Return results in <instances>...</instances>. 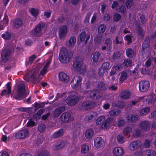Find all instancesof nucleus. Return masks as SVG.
<instances>
[{"mask_svg": "<svg viewBox=\"0 0 156 156\" xmlns=\"http://www.w3.org/2000/svg\"><path fill=\"white\" fill-rule=\"evenodd\" d=\"M73 54L72 51H69L65 48L62 49L61 50L59 54V60L62 63H68L72 57Z\"/></svg>", "mask_w": 156, "mask_h": 156, "instance_id": "1", "label": "nucleus"}, {"mask_svg": "<svg viewBox=\"0 0 156 156\" xmlns=\"http://www.w3.org/2000/svg\"><path fill=\"white\" fill-rule=\"evenodd\" d=\"M39 76L38 71L37 70L33 69L30 71L28 75L25 76L24 78L27 81L35 83L39 81Z\"/></svg>", "mask_w": 156, "mask_h": 156, "instance_id": "2", "label": "nucleus"}, {"mask_svg": "<svg viewBox=\"0 0 156 156\" xmlns=\"http://www.w3.org/2000/svg\"><path fill=\"white\" fill-rule=\"evenodd\" d=\"M73 66L75 69L81 74H83L86 72V68L83 63L81 58L76 57L73 62Z\"/></svg>", "mask_w": 156, "mask_h": 156, "instance_id": "3", "label": "nucleus"}, {"mask_svg": "<svg viewBox=\"0 0 156 156\" xmlns=\"http://www.w3.org/2000/svg\"><path fill=\"white\" fill-rule=\"evenodd\" d=\"M26 83L24 82L20 83L18 86L17 94L13 96V98L16 99H20L23 97H26L27 94L25 91Z\"/></svg>", "mask_w": 156, "mask_h": 156, "instance_id": "4", "label": "nucleus"}, {"mask_svg": "<svg viewBox=\"0 0 156 156\" xmlns=\"http://www.w3.org/2000/svg\"><path fill=\"white\" fill-rule=\"evenodd\" d=\"M45 26L44 23L40 22L35 26L34 29L31 31L32 34L34 36L40 37L44 33V28Z\"/></svg>", "mask_w": 156, "mask_h": 156, "instance_id": "5", "label": "nucleus"}, {"mask_svg": "<svg viewBox=\"0 0 156 156\" xmlns=\"http://www.w3.org/2000/svg\"><path fill=\"white\" fill-rule=\"evenodd\" d=\"M83 98V96L80 95L77 96L75 94H73L67 98L66 102L69 105H73L78 103L80 99H82Z\"/></svg>", "mask_w": 156, "mask_h": 156, "instance_id": "6", "label": "nucleus"}, {"mask_svg": "<svg viewBox=\"0 0 156 156\" xmlns=\"http://www.w3.org/2000/svg\"><path fill=\"white\" fill-rule=\"evenodd\" d=\"M83 79L81 76H75L72 79L70 85L72 88L76 89L81 86Z\"/></svg>", "mask_w": 156, "mask_h": 156, "instance_id": "7", "label": "nucleus"}, {"mask_svg": "<svg viewBox=\"0 0 156 156\" xmlns=\"http://www.w3.org/2000/svg\"><path fill=\"white\" fill-rule=\"evenodd\" d=\"M29 134V130L27 129H23L18 131L13 134V136L16 139H22L28 137Z\"/></svg>", "mask_w": 156, "mask_h": 156, "instance_id": "8", "label": "nucleus"}, {"mask_svg": "<svg viewBox=\"0 0 156 156\" xmlns=\"http://www.w3.org/2000/svg\"><path fill=\"white\" fill-rule=\"evenodd\" d=\"M150 85L149 82L147 80H142L139 83V90L141 92H145L149 89Z\"/></svg>", "mask_w": 156, "mask_h": 156, "instance_id": "9", "label": "nucleus"}, {"mask_svg": "<svg viewBox=\"0 0 156 156\" xmlns=\"http://www.w3.org/2000/svg\"><path fill=\"white\" fill-rule=\"evenodd\" d=\"M68 31L67 26L65 25L61 27L58 30V35L59 38L61 39H64L66 36Z\"/></svg>", "mask_w": 156, "mask_h": 156, "instance_id": "10", "label": "nucleus"}, {"mask_svg": "<svg viewBox=\"0 0 156 156\" xmlns=\"http://www.w3.org/2000/svg\"><path fill=\"white\" fill-rule=\"evenodd\" d=\"M94 144L97 148H99L103 147L105 144L103 139L101 137H98L94 140Z\"/></svg>", "mask_w": 156, "mask_h": 156, "instance_id": "11", "label": "nucleus"}, {"mask_svg": "<svg viewBox=\"0 0 156 156\" xmlns=\"http://www.w3.org/2000/svg\"><path fill=\"white\" fill-rule=\"evenodd\" d=\"M11 51L9 49L4 50L1 53V58L3 62H5L9 58Z\"/></svg>", "mask_w": 156, "mask_h": 156, "instance_id": "12", "label": "nucleus"}, {"mask_svg": "<svg viewBox=\"0 0 156 156\" xmlns=\"http://www.w3.org/2000/svg\"><path fill=\"white\" fill-rule=\"evenodd\" d=\"M93 106V102L90 100H87L82 103L80 105L81 109L86 110L90 109Z\"/></svg>", "mask_w": 156, "mask_h": 156, "instance_id": "13", "label": "nucleus"}, {"mask_svg": "<svg viewBox=\"0 0 156 156\" xmlns=\"http://www.w3.org/2000/svg\"><path fill=\"white\" fill-rule=\"evenodd\" d=\"M61 120L65 122H67L72 119V117L70 113L64 112L63 113L60 117Z\"/></svg>", "mask_w": 156, "mask_h": 156, "instance_id": "14", "label": "nucleus"}, {"mask_svg": "<svg viewBox=\"0 0 156 156\" xmlns=\"http://www.w3.org/2000/svg\"><path fill=\"white\" fill-rule=\"evenodd\" d=\"M59 80L64 83H68L69 81V76L63 72H60L58 75Z\"/></svg>", "mask_w": 156, "mask_h": 156, "instance_id": "15", "label": "nucleus"}, {"mask_svg": "<svg viewBox=\"0 0 156 156\" xmlns=\"http://www.w3.org/2000/svg\"><path fill=\"white\" fill-rule=\"evenodd\" d=\"M141 143L140 140H136L132 142L129 145V148L130 150H134L140 147Z\"/></svg>", "mask_w": 156, "mask_h": 156, "instance_id": "16", "label": "nucleus"}, {"mask_svg": "<svg viewBox=\"0 0 156 156\" xmlns=\"http://www.w3.org/2000/svg\"><path fill=\"white\" fill-rule=\"evenodd\" d=\"M150 123L148 121H142L138 125V127L141 128L144 131H146L149 127Z\"/></svg>", "mask_w": 156, "mask_h": 156, "instance_id": "17", "label": "nucleus"}, {"mask_svg": "<svg viewBox=\"0 0 156 156\" xmlns=\"http://www.w3.org/2000/svg\"><path fill=\"white\" fill-rule=\"evenodd\" d=\"M99 93V91L97 90H94L90 93V97L92 99H99L101 96L100 95Z\"/></svg>", "mask_w": 156, "mask_h": 156, "instance_id": "18", "label": "nucleus"}, {"mask_svg": "<svg viewBox=\"0 0 156 156\" xmlns=\"http://www.w3.org/2000/svg\"><path fill=\"white\" fill-rule=\"evenodd\" d=\"M51 61V58L49 57L47 59V62L45 66L43 67V69L40 71V74L42 75H43L46 73L48 71V69L49 67V65Z\"/></svg>", "mask_w": 156, "mask_h": 156, "instance_id": "19", "label": "nucleus"}, {"mask_svg": "<svg viewBox=\"0 0 156 156\" xmlns=\"http://www.w3.org/2000/svg\"><path fill=\"white\" fill-rule=\"evenodd\" d=\"M113 154L115 156H122L124 154V150L120 147L115 148L113 150Z\"/></svg>", "mask_w": 156, "mask_h": 156, "instance_id": "20", "label": "nucleus"}, {"mask_svg": "<svg viewBox=\"0 0 156 156\" xmlns=\"http://www.w3.org/2000/svg\"><path fill=\"white\" fill-rule=\"evenodd\" d=\"M65 110V108L64 106H61L55 109L52 112L53 116L55 117H58Z\"/></svg>", "mask_w": 156, "mask_h": 156, "instance_id": "21", "label": "nucleus"}, {"mask_svg": "<svg viewBox=\"0 0 156 156\" xmlns=\"http://www.w3.org/2000/svg\"><path fill=\"white\" fill-rule=\"evenodd\" d=\"M98 114L96 112H90L89 114L86 116V118L88 121L92 122L96 118Z\"/></svg>", "mask_w": 156, "mask_h": 156, "instance_id": "22", "label": "nucleus"}, {"mask_svg": "<svg viewBox=\"0 0 156 156\" xmlns=\"http://www.w3.org/2000/svg\"><path fill=\"white\" fill-rule=\"evenodd\" d=\"M130 95V92L128 90H126L121 92L119 94V96L122 99H128Z\"/></svg>", "mask_w": 156, "mask_h": 156, "instance_id": "23", "label": "nucleus"}, {"mask_svg": "<svg viewBox=\"0 0 156 156\" xmlns=\"http://www.w3.org/2000/svg\"><path fill=\"white\" fill-rule=\"evenodd\" d=\"M76 42V38L74 36L71 37L67 42V45L70 48H73Z\"/></svg>", "mask_w": 156, "mask_h": 156, "instance_id": "24", "label": "nucleus"}, {"mask_svg": "<svg viewBox=\"0 0 156 156\" xmlns=\"http://www.w3.org/2000/svg\"><path fill=\"white\" fill-rule=\"evenodd\" d=\"M138 118V116L135 115H130L126 118V120L130 122H133L136 121Z\"/></svg>", "mask_w": 156, "mask_h": 156, "instance_id": "25", "label": "nucleus"}, {"mask_svg": "<svg viewBox=\"0 0 156 156\" xmlns=\"http://www.w3.org/2000/svg\"><path fill=\"white\" fill-rule=\"evenodd\" d=\"M11 86L10 83H8L6 84V89L3 90L1 93L2 96L6 95L11 93Z\"/></svg>", "mask_w": 156, "mask_h": 156, "instance_id": "26", "label": "nucleus"}, {"mask_svg": "<svg viewBox=\"0 0 156 156\" xmlns=\"http://www.w3.org/2000/svg\"><path fill=\"white\" fill-rule=\"evenodd\" d=\"M94 131L93 129H87L85 133V136L86 138L88 139H90L94 136Z\"/></svg>", "mask_w": 156, "mask_h": 156, "instance_id": "27", "label": "nucleus"}, {"mask_svg": "<svg viewBox=\"0 0 156 156\" xmlns=\"http://www.w3.org/2000/svg\"><path fill=\"white\" fill-rule=\"evenodd\" d=\"M144 156H156V152L152 150L147 149L144 151Z\"/></svg>", "mask_w": 156, "mask_h": 156, "instance_id": "28", "label": "nucleus"}, {"mask_svg": "<svg viewBox=\"0 0 156 156\" xmlns=\"http://www.w3.org/2000/svg\"><path fill=\"white\" fill-rule=\"evenodd\" d=\"M8 22V17L7 16L5 15L3 20L0 21V29H2L6 25Z\"/></svg>", "mask_w": 156, "mask_h": 156, "instance_id": "29", "label": "nucleus"}, {"mask_svg": "<svg viewBox=\"0 0 156 156\" xmlns=\"http://www.w3.org/2000/svg\"><path fill=\"white\" fill-rule=\"evenodd\" d=\"M126 54L127 57L132 58L136 55V53L133 49L128 48L126 50Z\"/></svg>", "mask_w": 156, "mask_h": 156, "instance_id": "30", "label": "nucleus"}, {"mask_svg": "<svg viewBox=\"0 0 156 156\" xmlns=\"http://www.w3.org/2000/svg\"><path fill=\"white\" fill-rule=\"evenodd\" d=\"M105 44L107 46L108 51H110L112 48V43L111 39L110 38H107L105 41Z\"/></svg>", "mask_w": 156, "mask_h": 156, "instance_id": "31", "label": "nucleus"}, {"mask_svg": "<svg viewBox=\"0 0 156 156\" xmlns=\"http://www.w3.org/2000/svg\"><path fill=\"white\" fill-rule=\"evenodd\" d=\"M65 146V143L63 141L59 142L57 144L54 145L53 148L54 150H58L63 147Z\"/></svg>", "mask_w": 156, "mask_h": 156, "instance_id": "32", "label": "nucleus"}, {"mask_svg": "<svg viewBox=\"0 0 156 156\" xmlns=\"http://www.w3.org/2000/svg\"><path fill=\"white\" fill-rule=\"evenodd\" d=\"M23 24V21L20 19L19 18L15 20L13 23V26L16 28L20 27Z\"/></svg>", "mask_w": 156, "mask_h": 156, "instance_id": "33", "label": "nucleus"}, {"mask_svg": "<svg viewBox=\"0 0 156 156\" xmlns=\"http://www.w3.org/2000/svg\"><path fill=\"white\" fill-rule=\"evenodd\" d=\"M120 76L119 78L120 81L123 82L126 80L128 75L127 73L125 71H122L120 73Z\"/></svg>", "mask_w": 156, "mask_h": 156, "instance_id": "34", "label": "nucleus"}, {"mask_svg": "<svg viewBox=\"0 0 156 156\" xmlns=\"http://www.w3.org/2000/svg\"><path fill=\"white\" fill-rule=\"evenodd\" d=\"M64 133L63 129H60L59 130L55 132L52 136L54 138H56L62 136Z\"/></svg>", "mask_w": 156, "mask_h": 156, "instance_id": "35", "label": "nucleus"}, {"mask_svg": "<svg viewBox=\"0 0 156 156\" xmlns=\"http://www.w3.org/2000/svg\"><path fill=\"white\" fill-rule=\"evenodd\" d=\"M89 150V147L86 144H84L81 146V152L83 154H85Z\"/></svg>", "mask_w": 156, "mask_h": 156, "instance_id": "36", "label": "nucleus"}, {"mask_svg": "<svg viewBox=\"0 0 156 156\" xmlns=\"http://www.w3.org/2000/svg\"><path fill=\"white\" fill-rule=\"evenodd\" d=\"M117 140L119 144H123L126 141V138L122 134H119L116 136Z\"/></svg>", "mask_w": 156, "mask_h": 156, "instance_id": "37", "label": "nucleus"}, {"mask_svg": "<svg viewBox=\"0 0 156 156\" xmlns=\"http://www.w3.org/2000/svg\"><path fill=\"white\" fill-rule=\"evenodd\" d=\"M150 109L149 107H145L141 109L139 112L140 114L141 115H144L147 114L150 111Z\"/></svg>", "mask_w": 156, "mask_h": 156, "instance_id": "38", "label": "nucleus"}, {"mask_svg": "<svg viewBox=\"0 0 156 156\" xmlns=\"http://www.w3.org/2000/svg\"><path fill=\"white\" fill-rule=\"evenodd\" d=\"M29 12L32 16L36 17L38 14V9H37L31 8L29 9Z\"/></svg>", "mask_w": 156, "mask_h": 156, "instance_id": "39", "label": "nucleus"}, {"mask_svg": "<svg viewBox=\"0 0 156 156\" xmlns=\"http://www.w3.org/2000/svg\"><path fill=\"white\" fill-rule=\"evenodd\" d=\"M101 54L99 52H95L92 55V59L94 62H97Z\"/></svg>", "mask_w": 156, "mask_h": 156, "instance_id": "40", "label": "nucleus"}, {"mask_svg": "<svg viewBox=\"0 0 156 156\" xmlns=\"http://www.w3.org/2000/svg\"><path fill=\"white\" fill-rule=\"evenodd\" d=\"M120 113V111L118 109L112 110L109 112V114L111 116H117L119 115Z\"/></svg>", "mask_w": 156, "mask_h": 156, "instance_id": "41", "label": "nucleus"}, {"mask_svg": "<svg viewBox=\"0 0 156 156\" xmlns=\"http://www.w3.org/2000/svg\"><path fill=\"white\" fill-rule=\"evenodd\" d=\"M132 132V129L131 127H128L125 128L123 131V133L125 135L130 136Z\"/></svg>", "mask_w": 156, "mask_h": 156, "instance_id": "42", "label": "nucleus"}, {"mask_svg": "<svg viewBox=\"0 0 156 156\" xmlns=\"http://www.w3.org/2000/svg\"><path fill=\"white\" fill-rule=\"evenodd\" d=\"M101 67L104 70L107 71L111 67L110 63L108 62H104L101 66Z\"/></svg>", "mask_w": 156, "mask_h": 156, "instance_id": "43", "label": "nucleus"}, {"mask_svg": "<svg viewBox=\"0 0 156 156\" xmlns=\"http://www.w3.org/2000/svg\"><path fill=\"white\" fill-rule=\"evenodd\" d=\"M86 36V33L84 31H83L79 35L78 39L81 41L82 42L85 40Z\"/></svg>", "mask_w": 156, "mask_h": 156, "instance_id": "44", "label": "nucleus"}, {"mask_svg": "<svg viewBox=\"0 0 156 156\" xmlns=\"http://www.w3.org/2000/svg\"><path fill=\"white\" fill-rule=\"evenodd\" d=\"M132 64V60L129 59H125L124 60L123 65L126 67L131 66Z\"/></svg>", "mask_w": 156, "mask_h": 156, "instance_id": "45", "label": "nucleus"}, {"mask_svg": "<svg viewBox=\"0 0 156 156\" xmlns=\"http://www.w3.org/2000/svg\"><path fill=\"white\" fill-rule=\"evenodd\" d=\"M2 37L5 39L9 40L11 37V33L9 32H6L4 34H2Z\"/></svg>", "mask_w": 156, "mask_h": 156, "instance_id": "46", "label": "nucleus"}, {"mask_svg": "<svg viewBox=\"0 0 156 156\" xmlns=\"http://www.w3.org/2000/svg\"><path fill=\"white\" fill-rule=\"evenodd\" d=\"M46 128L45 126L43 123L39 124L38 126V130L40 133L43 132L45 131Z\"/></svg>", "mask_w": 156, "mask_h": 156, "instance_id": "47", "label": "nucleus"}, {"mask_svg": "<svg viewBox=\"0 0 156 156\" xmlns=\"http://www.w3.org/2000/svg\"><path fill=\"white\" fill-rule=\"evenodd\" d=\"M105 119V117L104 116L99 117L96 120V124L97 125L101 124Z\"/></svg>", "mask_w": 156, "mask_h": 156, "instance_id": "48", "label": "nucleus"}, {"mask_svg": "<svg viewBox=\"0 0 156 156\" xmlns=\"http://www.w3.org/2000/svg\"><path fill=\"white\" fill-rule=\"evenodd\" d=\"M98 88L101 90H105L106 89L105 84L103 82H101L98 84Z\"/></svg>", "mask_w": 156, "mask_h": 156, "instance_id": "49", "label": "nucleus"}, {"mask_svg": "<svg viewBox=\"0 0 156 156\" xmlns=\"http://www.w3.org/2000/svg\"><path fill=\"white\" fill-rule=\"evenodd\" d=\"M125 105V103L121 101H117L115 103V106L119 108H123Z\"/></svg>", "mask_w": 156, "mask_h": 156, "instance_id": "50", "label": "nucleus"}, {"mask_svg": "<svg viewBox=\"0 0 156 156\" xmlns=\"http://www.w3.org/2000/svg\"><path fill=\"white\" fill-rule=\"evenodd\" d=\"M106 29V27L104 25L101 24L98 28V32L99 34L103 33Z\"/></svg>", "mask_w": 156, "mask_h": 156, "instance_id": "51", "label": "nucleus"}, {"mask_svg": "<svg viewBox=\"0 0 156 156\" xmlns=\"http://www.w3.org/2000/svg\"><path fill=\"white\" fill-rule=\"evenodd\" d=\"M121 16L119 14L115 13L114 15L113 20L115 22H118L121 19Z\"/></svg>", "mask_w": 156, "mask_h": 156, "instance_id": "52", "label": "nucleus"}, {"mask_svg": "<svg viewBox=\"0 0 156 156\" xmlns=\"http://www.w3.org/2000/svg\"><path fill=\"white\" fill-rule=\"evenodd\" d=\"M137 33L138 35L141 37H143L144 36V30L140 27H139L138 28Z\"/></svg>", "mask_w": 156, "mask_h": 156, "instance_id": "53", "label": "nucleus"}, {"mask_svg": "<svg viewBox=\"0 0 156 156\" xmlns=\"http://www.w3.org/2000/svg\"><path fill=\"white\" fill-rule=\"evenodd\" d=\"M120 54L119 51H117L114 53L112 56V59L115 60L120 58Z\"/></svg>", "mask_w": 156, "mask_h": 156, "instance_id": "54", "label": "nucleus"}, {"mask_svg": "<svg viewBox=\"0 0 156 156\" xmlns=\"http://www.w3.org/2000/svg\"><path fill=\"white\" fill-rule=\"evenodd\" d=\"M126 10V8L125 6L122 5L119 7V8L116 9V11L124 13Z\"/></svg>", "mask_w": 156, "mask_h": 156, "instance_id": "55", "label": "nucleus"}, {"mask_svg": "<svg viewBox=\"0 0 156 156\" xmlns=\"http://www.w3.org/2000/svg\"><path fill=\"white\" fill-rule=\"evenodd\" d=\"M91 15V13L90 12H88L85 18L84 22L86 25L88 24L89 23V19Z\"/></svg>", "mask_w": 156, "mask_h": 156, "instance_id": "56", "label": "nucleus"}, {"mask_svg": "<svg viewBox=\"0 0 156 156\" xmlns=\"http://www.w3.org/2000/svg\"><path fill=\"white\" fill-rule=\"evenodd\" d=\"M150 142L149 140H146L144 142L143 146L144 148H148L150 147Z\"/></svg>", "mask_w": 156, "mask_h": 156, "instance_id": "57", "label": "nucleus"}, {"mask_svg": "<svg viewBox=\"0 0 156 156\" xmlns=\"http://www.w3.org/2000/svg\"><path fill=\"white\" fill-rule=\"evenodd\" d=\"M122 65L121 64H116L112 67L115 70L120 71L122 69Z\"/></svg>", "mask_w": 156, "mask_h": 156, "instance_id": "58", "label": "nucleus"}, {"mask_svg": "<svg viewBox=\"0 0 156 156\" xmlns=\"http://www.w3.org/2000/svg\"><path fill=\"white\" fill-rule=\"evenodd\" d=\"M34 107L37 109L43 107L45 105V104L43 102H41L40 103H35L34 104Z\"/></svg>", "mask_w": 156, "mask_h": 156, "instance_id": "59", "label": "nucleus"}, {"mask_svg": "<svg viewBox=\"0 0 156 156\" xmlns=\"http://www.w3.org/2000/svg\"><path fill=\"white\" fill-rule=\"evenodd\" d=\"M149 43L150 41L148 39H146L145 40L142 45L143 48H147L149 46Z\"/></svg>", "mask_w": 156, "mask_h": 156, "instance_id": "60", "label": "nucleus"}, {"mask_svg": "<svg viewBox=\"0 0 156 156\" xmlns=\"http://www.w3.org/2000/svg\"><path fill=\"white\" fill-rule=\"evenodd\" d=\"M106 71H107L106 70H104V69L101 67L99 69L98 74L101 77H102L104 75V73Z\"/></svg>", "mask_w": 156, "mask_h": 156, "instance_id": "61", "label": "nucleus"}, {"mask_svg": "<svg viewBox=\"0 0 156 156\" xmlns=\"http://www.w3.org/2000/svg\"><path fill=\"white\" fill-rule=\"evenodd\" d=\"M125 40L127 41L128 42V44H129L131 42L132 38L131 35H127L125 36Z\"/></svg>", "mask_w": 156, "mask_h": 156, "instance_id": "62", "label": "nucleus"}, {"mask_svg": "<svg viewBox=\"0 0 156 156\" xmlns=\"http://www.w3.org/2000/svg\"><path fill=\"white\" fill-rule=\"evenodd\" d=\"M36 58V57L35 55H32L29 58L28 64H31L34 62V60Z\"/></svg>", "mask_w": 156, "mask_h": 156, "instance_id": "63", "label": "nucleus"}, {"mask_svg": "<svg viewBox=\"0 0 156 156\" xmlns=\"http://www.w3.org/2000/svg\"><path fill=\"white\" fill-rule=\"evenodd\" d=\"M38 156H50V154L48 151H45L41 152Z\"/></svg>", "mask_w": 156, "mask_h": 156, "instance_id": "64", "label": "nucleus"}]
</instances>
